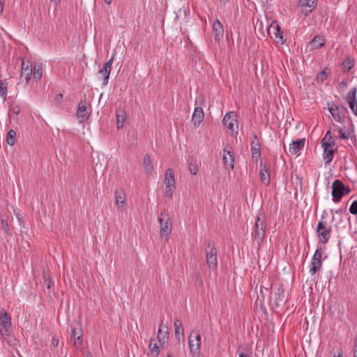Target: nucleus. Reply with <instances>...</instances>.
<instances>
[{
  "label": "nucleus",
  "instance_id": "79ce46f5",
  "mask_svg": "<svg viewBox=\"0 0 357 357\" xmlns=\"http://www.w3.org/2000/svg\"><path fill=\"white\" fill-rule=\"evenodd\" d=\"M59 340L57 336H53L52 339V344L53 347H56L59 345Z\"/></svg>",
  "mask_w": 357,
  "mask_h": 357
},
{
  "label": "nucleus",
  "instance_id": "412c9836",
  "mask_svg": "<svg viewBox=\"0 0 357 357\" xmlns=\"http://www.w3.org/2000/svg\"><path fill=\"white\" fill-rule=\"evenodd\" d=\"M305 144V139H301L297 141H293L289 148V152L291 155L296 154L299 151H301Z\"/></svg>",
  "mask_w": 357,
  "mask_h": 357
},
{
  "label": "nucleus",
  "instance_id": "b1692460",
  "mask_svg": "<svg viewBox=\"0 0 357 357\" xmlns=\"http://www.w3.org/2000/svg\"><path fill=\"white\" fill-rule=\"evenodd\" d=\"M175 335L178 341L181 338L183 339L184 330L183 328L182 322L178 319H175L174 322Z\"/></svg>",
  "mask_w": 357,
  "mask_h": 357
},
{
  "label": "nucleus",
  "instance_id": "393cba45",
  "mask_svg": "<svg viewBox=\"0 0 357 357\" xmlns=\"http://www.w3.org/2000/svg\"><path fill=\"white\" fill-rule=\"evenodd\" d=\"M143 167L146 174L150 175L153 170L152 160L149 155L146 154L144 156Z\"/></svg>",
  "mask_w": 357,
  "mask_h": 357
},
{
  "label": "nucleus",
  "instance_id": "39448f33",
  "mask_svg": "<svg viewBox=\"0 0 357 357\" xmlns=\"http://www.w3.org/2000/svg\"><path fill=\"white\" fill-rule=\"evenodd\" d=\"M349 190L339 180H335L332 184V196L335 199L339 201L341 197L349 193Z\"/></svg>",
  "mask_w": 357,
  "mask_h": 357
},
{
  "label": "nucleus",
  "instance_id": "f704fd0d",
  "mask_svg": "<svg viewBox=\"0 0 357 357\" xmlns=\"http://www.w3.org/2000/svg\"><path fill=\"white\" fill-rule=\"evenodd\" d=\"M324 159L326 160V163L328 164L332 161L333 158V151L332 150L324 149Z\"/></svg>",
  "mask_w": 357,
  "mask_h": 357
},
{
  "label": "nucleus",
  "instance_id": "c9c22d12",
  "mask_svg": "<svg viewBox=\"0 0 357 357\" xmlns=\"http://www.w3.org/2000/svg\"><path fill=\"white\" fill-rule=\"evenodd\" d=\"M327 75H328V73L326 72V69L323 70L317 76V82H324L326 79Z\"/></svg>",
  "mask_w": 357,
  "mask_h": 357
},
{
  "label": "nucleus",
  "instance_id": "a18cd8bd",
  "mask_svg": "<svg viewBox=\"0 0 357 357\" xmlns=\"http://www.w3.org/2000/svg\"><path fill=\"white\" fill-rule=\"evenodd\" d=\"M1 223H2V226H3V229H4V230L6 231H7L8 229V222L6 220H2Z\"/></svg>",
  "mask_w": 357,
  "mask_h": 357
},
{
  "label": "nucleus",
  "instance_id": "864d4df0",
  "mask_svg": "<svg viewBox=\"0 0 357 357\" xmlns=\"http://www.w3.org/2000/svg\"><path fill=\"white\" fill-rule=\"evenodd\" d=\"M85 357H92V355L91 353H88Z\"/></svg>",
  "mask_w": 357,
  "mask_h": 357
},
{
  "label": "nucleus",
  "instance_id": "58836bf2",
  "mask_svg": "<svg viewBox=\"0 0 357 357\" xmlns=\"http://www.w3.org/2000/svg\"><path fill=\"white\" fill-rule=\"evenodd\" d=\"M44 280H45V286L47 289H50L53 284V282L51 280V279L49 278L48 275H44Z\"/></svg>",
  "mask_w": 357,
  "mask_h": 357
},
{
  "label": "nucleus",
  "instance_id": "aec40b11",
  "mask_svg": "<svg viewBox=\"0 0 357 357\" xmlns=\"http://www.w3.org/2000/svg\"><path fill=\"white\" fill-rule=\"evenodd\" d=\"M325 41L326 40L323 36L317 35L310 43L307 48H309L310 50L319 49L324 45Z\"/></svg>",
  "mask_w": 357,
  "mask_h": 357
},
{
  "label": "nucleus",
  "instance_id": "ddd939ff",
  "mask_svg": "<svg viewBox=\"0 0 357 357\" xmlns=\"http://www.w3.org/2000/svg\"><path fill=\"white\" fill-rule=\"evenodd\" d=\"M224 125L230 130H234V127H238L236 114L234 112H227L223 118Z\"/></svg>",
  "mask_w": 357,
  "mask_h": 357
},
{
  "label": "nucleus",
  "instance_id": "5701e85b",
  "mask_svg": "<svg viewBox=\"0 0 357 357\" xmlns=\"http://www.w3.org/2000/svg\"><path fill=\"white\" fill-rule=\"evenodd\" d=\"M32 68L33 79L36 82H38L43 76V64L39 62H35Z\"/></svg>",
  "mask_w": 357,
  "mask_h": 357
},
{
  "label": "nucleus",
  "instance_id": "de8ad7c7",
  "mask_svg": "<svg viewBox=\"0 0 357 357\" xmlns=\"http://www.w3.org/2000/svg\"><path fill=\"white\" fill-rule=\"evenodd\" d=\"M354 357H357V337L356 340L355 349H354Z\"/></svg>",
  "mask_w": 357,
  "mask_h": 357
},
{
  "label": "nucleus",
  "instance_id": "603ef678",
  "mask_svg": "<svg viewBox=\"0 0 357 357\" xmlns=\"http://www.w3.org/2000/svg\"><path fill=\"white\" fill-rule=\"evenodd\" d=\"M54 1L56 4L59 3L60 2V0H52Z\"/></svg>",
  "mask_w": 357,
  "mask_h": 357
},
{
  "label": "nucleus",
  "instance_id": "6ab92c4d",
  "mask_svg": "<svg viewBox=\"0 0 357 357\" xmlns=\"http://www.w3.org/2000/svg\"><path fill=\"white\" fill-rule=\"evenodd\" d=\"M213 31L215 40L219 42L223 37L224 29L222 24L218 20H216L213 23Z\"/></svg>",
  "mask_w": 357,
  "mask_h": 357
},
{
  "label": "nucleus",
  "instance_id": "a211bd4d",
  "mask_svg": "<svg viewBox=\"0 0 357 357\" xmlns=\"http://www.w3.org/2000/svg\"><path fill=\"white\" fill-rule=\"evenodd\" d=\"M77 118L80 119V122H83L88 119L89 113L88 112L86 102L81 101L78 105L77 112Z\"/></svg>",
  "mask_w": 357,
  "mask_h": 357
},
{
  "label": "nucleus",
  "instance_id": "dca6fc26",
  "mask_svg": "<svg viewBox=\"0 0 357 357\" xmlns=\"http://www.w3.org/2000/svg\"><path fill=\"white\" fill-rule=\"evenodd\" d=\"M356 93L357 89L354 87L349 91L347 96V100L349 103V105L356 116H357Z\"/></svg>",
  "mask_w": 357,
  "mask_h": 357
},
{
  "label": "nucleus",
  "instance_id": "49530a36",
  "mask_svg": "<svg viewBox=\"0 0 357 357\" xmlns=\"http://www.w3.org/2000/svg\"><path fill=\"white\" fill-rule=\"evenodd\" d=\"M63 98V95L61 93L57 94L55 97V100L60 102Z\"/></svg>",
  "mask_w": 357,
  "mask_h": 357
},
{
  "label": "nucleus",
  "instance_id": "6e6552de",
  "mask_svg": "<svg viewBox=\"0 0 357 357\" xmlns=\"http://www.w3.org/2000/svg\"><path fill=\"white\" fill-rule=\"evenodd\" d=\"M328 110L333 117L334 120L337 122L342 123L344 121L346 114H347V109L344 106H335L328 107Z\"/></svg>",
  "mask_w": 357,
  "mask_h": 357
},
{
  "label": "nucleus",
  "instance_id": "f3484780",
  "mask_svg": "<svg viewBox=\"0 0 357 357\" xmlns=\"http://www.w3.org/2000/svg\"><path fill=\"white\" fill-rule=\"evenodd\" d=\"M222 160L225 167L232 170L234 167V155L231 151L224 150Z\"/></svg>",
  "mask_w": 357,
  "mask_h": 357
},
{
  "label": "nucleus",
  "instance_id": "3c124183",
  "mask_svg": "<svg viewBox=\"0 0 357 357\" xmlns=\"http://www.w3.org/2000/svg\"><path fill=\"white\" fill-rule=\"evenodd\" d=\"M104 1L107 3V4H110L111 2L112 1V0H104Z\"/></svg>",
  "mask_w": 357,
  "mask_h": 357
},
{
  "label": "nucleus",
  "instance_id": "473e14b6",
  "mask_svg": "<svg viewBox=\"0 0 357 357\" xmlns=\"http://www.w3.org/2000/svg\"><path fill=\"white\" fill-rule=\"evenodd\" d=\"M149 349L151 354L154 356H157L159 354L160 349L158 346L157 345V343L155 342L154 340H151L150 344H149Z\"/></svg>",
  "mask_w": 357,
  "mask_h": 357
},
{
  "label": "nucleus",
  "instance_id": "f257e3e1",
  "mask_svg": "<svg viewBox=\"0 0 357 357\" xmlns=\"http://www.w3.org/2000/svg\"><path fill=\"white\" fill-rule=\"evenodd\" d=\"M158 221L160 223V238L167 242L169 240L172 229V220L167 210L165 209L160 213Z\"/></svg>",
  "mask_w": 357,
  "mask_h": 357
},
{
  "label": "nucleus",
  "instance_id": "2f4dec72",
  "mask_svg": "<svg viewBox=\"0 0 357 357\" xmlns=\"http://www.w3.org/2000/svg\"><path fill=\"white\" fill-rule=\"evenodd\" d=\"M16 132L13 130H10L7 134L6 142L7 143L13 146L16 142Z\"/></svg>",
  "mask_w": 357,
  "mask_h": 357
},
{
  "label": "nucleus",
  "instance_id": "4be33fe9",
  "mask_svg": "<svg viewBox=\"0 0 357 357\" xmlns=\"http://www.w3.org/2000/svg\"><path fill=\"white\" fill-rule=\"evenodd\" d=\"M204 112L201 107H196L192 116V122L195 126H197L203 121Z\"/></svg>",
  "mask_w": 357,
  "mask_h": 357
},
{
  "label": "nucleus",
  "instance_id": "20e7f679",
  "mask_svg": "<svg viewBox=\"0 0 357 357\" xmlns=\"http://www.w3.org/2000/svg\"><path fill=\"white\" fill-rule=\"evenodd\" d=\"M317 231L320 242L322 243L328 242L331 236V227L327 225L326 222L323 220V218L317 225Z\"/></svg>",
  "mask_w": 357,
  "mask_h": 357
},
{
  "label": "nucleus",
  "instance_id": "9d476101",
  "mask_svg": "<svg viewBox=\"0 0 357 357\" xmlns=\"http://www.w3.org/2000/svg\"><path fill=\"white\" fill-rule=\"evenodd\" d=\"M321 252L319 250H317L312 257L310 267V273L312 275H314L317 271H319L321 266Z\"/></svg>",
  "mask_w": 357,
  "mask_h": 357
},
{
  "label": "nucleus",
  "instance_id": "cd10ccee",
  "mask_svg": "<svg viewBox=\"0 0 357 357\" xmlns=\"http://www.w3.org/2000/svg\"><path fill=\"white\" fill-rule=\"evenodd\" d=\"M333 143L334 142L331 139V132L328 131L322 139V147L324 149H328V148H331L333 146Z\"/></svg>",
  "mask_w": 357,
  "mask_h": 357
},
{
  "label": "nucleus",
  "instance_id": "c756f323",
  "mask_svg": "<svg viewBox=\"0 0 357 357\" xmlns=\"http://www.w3.org/2000/svg\"><path fill=\"white\" fill-rule=\"evenodd\" d=\"M10 331L7 332V334H1L3 338V340L7 342L9 346L15 347L17 345V340L10 335Z\"/></svg>",
  "mask_w": 357,
  "mask_h": 357
},
{
  "label": "nucleus",
  "instance_id": "7c9ffc66",
  "mask_svg": "<svg viewBox=\"0 0 357 357\" xmlns=\"http://www.w3.org/2000/svg\"><path fill=\"white\" fill-rule=\"evenodd\" d=\"M255 139H256V142H255V141L252 142L251 149H252L253 157H258L260 155V146H259V143L258 142V141L257 139L256 135H255Z\"/></svg>",
  "mask_w": 357,
  "mask_h": 357
},
{
  "label": "nucleus",
  "instance_id": "7ed1b4c3",
  "mask_svg": "<svg viewBox=\"0 0 357 357\" xmlns=\"http://www.w3.org/2000/svg\"><path fill=\"white\" fill-rule=\"evenodd\" d=\"M266 225L265 219L261 218L260 215H258L255 220L254 231L252 233V237L258 243L264 239L266 233Z\"/></svg>",
  "mask_w": 357,
  "mask_h": 357
},
{
  "label": "nucleus",
  "instance_id": "bb28decb",
  "mask_svg": "<svg viewBox=\"0 0 357 357\" xmlns=\"http://www.w3.org/2000/svg\"><path fill=\"white\" fill-rule=\"evenodd\" d=\"M260 178L261 182L265 184L268 185L270 183V175L268 172V169L266 168V166H262L261 164V170H260Z\"/></svg>",
  "mask_w": 357,
  "mask_h": 357
},
{
  "label": "nucleus",
  "instance_id": "c03bdc74",
  "mask_svg": "<svg viewBox=\"0 0 357 357\" xmlns=\"http://www.w3.org/2000/svg\"><path fill=\"white\" fill-rule=\"evenodd\" d=\"M340 137L342 139H347L348 136L346 135V133L342 130V129H340L339 130Z\"/></svg>",
  "mask_w": 357,
  "mask_h": 357
},
{
  "label": "nucleus",
  "instance_id": "09e8293b",
  "mask_svg": "<svg viewBox=\"0 0 357 357\" xmlns=\"http://www.w3.org/2000/svg\"><path fill=\"white\" fill-rule=\"evenodd\" d=\"M239 357H250V356L241 353V354H240Z\"/></svg>",
  "mask_w": 357,
  "mask_h": 357
},
{
  "label": "nucleus",
  "instance_id": "f03ea898",
  "mask_svg": "<svg viewBox=\"0 0 357 357\" xmlns=\"http://www.w3.org/2000/svg\"><path fill=\"white\" fill-rule=\"evenodd\" d=\"M164 185V196L169 199H172L175 190V180L174 172L172 169H167L165 172Z\"/></svg>",
  "mask_w": 357,
  "mask_h": 357
},
{
  "label": "nucleus",
  "instance_id": "ea45409f",
  "mask_svg": "<svg viewBox=\"0 0 357 357\" xmlns=\"http://www.w3.org/2000/svg\"><path fill=\"white\" fill-rule=\"evenodd\" d=\"M189 169H190L191 174L193 175L197 174V171H198V168H197V165H193L192 163H190L189 165Z\"/></svg>",
  "mask_w": 357,
  "mask_h": 357
},
{
  "label": "nucleus",
  "instance_id": "8fccbe9b",
  "mask_svg": "<svg viewBox=\"0 0 357 357\" xmlns=\"http://www.w3.org/2000/svg\"><path fill=\"white\" fill-rule=\"evenodd\" d=\"M3 11V5L1 3V2L0 1V14L2 13Z\"/></svg>",
  "mask_w": 357,
  "mask_h": 357
},
{
  "label": "nucleus",
  "instance_id": "423d86ee",
  "mask_svg": "<svg viewBox=\"0 0 357 357\" xmlns=\"http://www.w3.org/2000/svg\"><path fill=\"white\" fill-rule=\"evenodd\" d=\"M11 326V317L5 309L0 310V332L1 334H7V332L10 331Z\"/></svg>",
  "mask_w": 357,
  "mask_h": 357
},
{
  "label": "nucleus",
  "instance_id": "4c0bfd02",
  "mask_svg": "<svg viewBox=\"0 0 357 357\" xmlns=\"http://www.w3.org/2000/svg\"><path fill=\"white\" fill-rule=\"evenodd\" d=\"M342 66H343V68L347 70H350L352 66H354V63L352 61L348 59V60H345L343 61L342 63Z\"/></svg>",
  "mask_w": 357,
  "mask_h": 357
},
{
  "label": "nucleus",
  "instance_id": "37998d69",
  "mask_svg": "<svg viewBox=\"0 0 357 357\" xmlns=\"http://www.w3.org/2000/svg\"><path fill=\"white\" fill-rule=\"evenodd\" d=\"M167 332H165V333H164V335H162V330L160 328V329L158 330V338L159 341H160V342H161V341H162V337H161L162 336H163L164 340H165V339L166 338V335H167Z\"/></svg>",
  "mask_w": 357,
  "mask_h": 357
},
{
  "label": "nucleus",
  "instance_id": "a878e982",
  "mask_svg": "<svg viewBox=\"0 0 357 357\" xmlns=\"http://www.w3.org/2000/svg\"><path fill=\"white\" fill-rule=\"evenodd\" d=\"M127 118V114L123 109H119L116 112V126L118 129L123 127L124 123Z\"/></svg>",
  "mask_w": 357,
  "mask_h": 357
},
{
  "label": "nucleus",
  "instance_id": "c85d7f7f",
  "mask_svg": "<svg viewBox=\"0 0 357 357\" xmlns=\"http://www.w3.org/2000/svg\"><path fill=\"white\" fill-rule=\"evenodd\" d=\"M271 29H272L275 38L276 39H278L279 42H280L281 43H283L284 42V40L283 38L282 33L280 26L278 24H276L275 26H271Z\"/></svg>",
  "mask_w": 357,
  "mask_h": 357
},
{
  "label": "nucleus",
  "instance_id": "a19ab883",
  "mask_svg": "<svg viewBox=\"0 0 357 357\" xmlns=\"http://www.w3.org/2000/svg\"><path fill=\"white\" fill-rule=\"evenodd\" d=\"M10 109L15 114H18L20 112V109L18 105H12Z\"/></svg>",
  "mask_w": 357,
  "mask_h": 357
},
{
  "label": "nucleus",
  "instance_id": "e433bc0d",
  "mask_svg": "<svg viewBox=\"0 0 357 357\" xmlns=\"http://www.w3.org/2000/svg\"><path fill=\"white\" fill-rule=\"evenodd\" d=\"M349 212L351 214L356 215L357 219V200H355L352 202L351 205L349 207Z\"/></svg>",
  "mask_w": 357,
  "mask_h": 357
},
{
  "label": "nucleus",
  "instance_id": "0eeeda50",
  "mask_svg": "<svg viewBox=\"0 0 357 357\" xmlns=\"http://www.w3.org/2000/svg\"><path fill=\"white\" fill-rule=\"evenodd\" d=\"M189 347L191 353L197 354L199 352L201 346V336L195 331H192L189 336Z\"/></svg>",
  "mask_w": 357,
  "mask_h": 357
},
{
  "label": "nucleus",
  "instance_id": "f8f14e48",
  "mask_svg": "<svg viewBox=\"0 0 357 357\" xmlns=\"http://www.w3.org/2000/svg\"><path fill=\"white\" fill-rule=\"evenodd\" d=\"M114 59V54H112V57L109 59V61L104 63L102 68L100 69L98 71V73L101 74L102 76L103 85H106L108 82Z\"/></svg>",
  "mask_w": 357,
  "mask_h": 357
},
{
  "label": "nucleus",
  "instance_id": "2eb2a0df",
  "mask_svg": "<svg viewBox=\"0 0 357 357\" xmlns=\"http://www.w3.org/2000/svg\"><path fill=\"white\" fill-rule=\"evenodd\" d=\"M115 202L119 211L123 212L126 209V198L122 190L116 189L114 192Z\"/></svg>",
  "mask_w": 357,
  "mask_h": 357
},
{
  "label": "nucleus",
  "instance_id": "9b49d317",
  "mask_svg": "<svg viewBox=\"0 0 357 357\" xmlns=\"http://www.w3.org/2000/svg\"><path fill=\"white\" fill-rule=\"evenodd\" d=\"M317 0H298V6L304 15H308L316 8Z\"/></svg>",
  "mask_w": 357,
  "mask_h": 357
},
{
  "label": "nucleus",
  "instance_id": "5fc2aeb1",
  "mask_svg": "<svg viewBox=\"0 0 357 357\" xmlns=\"http://www.w3.org/2000/svg\"><path fill=\"white\" fill-rule=\"evenodd\" d=\"M333 357H342L341 354H338L337 356H334Z\"/></svg>",
  "mask_w": 357,
  "mask_h": 357
},
{
  "label": "nucleus",
  "instance_id": "6e6d98bb",
  "mask_svg": "<svg viewBox=\"0 0 357 357\" xmlns=\"http://www.w3.org/2000/svg\"><path fill=\"white\" fill-rule=\"evenodd\" d=\"M167 357H171V356L169 354Z\"/></svg>",
  "mask_w": 357,
  "mask_h": 357
},
{
  "label": "nucleus",
  "instance_id": "72a5a7b5",
  "mask_svg": "<svg viewBox=\"0 0 357 357\" xmlns=\"http://www.w3.org/2000/svg\"><path fill=\"white\" fill-rule=\"evenodd\" d=\"M72 336L75 339L74 344L75 345H81L82 340L81 339L82 334L80 332L77 331L75 328H72Z\"/></svg>",
  "mask_w": 357,
  "mask_h": 357
},
{
  "label": "nucleus",
  "instance_id": "4468645a",
  "mask_svg": "<svg viewBox=\"0 0 357 357\" xmlns=\"http://www.w3.org/2000/svg\"><path fill=\"white\" fill-rule=\"evenodd\" d=\"M206 262L209 268H211L213 270L216 269L218 266V261L215 248H214L213 247L208 248L206 250Z\"/></svg>",
  "mask_w": 357,
  "mask_h": 357
},
{
  "label": "nucleus",
  "instance_id": "1a4fd4ad",
  "mask_svg": "<svg viewBox=\"0 0 357 357\" xmlns=\"http://www.w3.org/2000/svg\"><path fill=\"white\" fill-rule=\"evenodd\" d=\"M32 72L33 68L31 63L29 61L25 62L23 59L22 61L21 72L20 76V80H24L26 84H28L31 79Z\"/></svg>",
  "mask_w": 357,
  "mask_h": 357
}]
</instances>
